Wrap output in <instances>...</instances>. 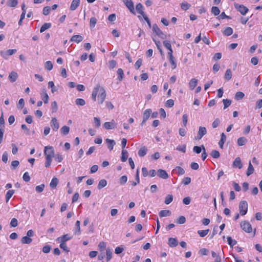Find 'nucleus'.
Instances as JSON below:
<instances>
[{
  "label": "nucleus",
  "mask_w": 262,
  "mask_h": 262,
  "mask_svg": "<svg viewBox=\"0 0 262 262\" xmlns=\"http://www.w3.org/2000/svg\"><path fill=\"white\" fill-rule=\"evenodd\" d=\"M44 154L46 158L45 165L46 167H49L52 161V158L54 156V150L53 146H47L44 148Z\"/></svg>",
  "instance_id": "f257e3e1"
},
{
  "label": "nucleus",
  "mask_w": 262,
  "mask_h": 262,
  "mask_svg": "<svg viewBox=\"0 0 262 262\" xmlns=\"http://www.w3.org/2000/svg\"><path fill=\"white\" fill-rule=\"evenodd\" d=\"M106 98L105 91L103 88L99 85L98 93V101L99 104H102Z\"/></svg>",
  "instance_id": "f03ea898"
},
{
  "label": "nucleus",
  "mask_w": 262,
  "mask_h": 262,
  "mask_svg": "<svg viewBox=\"0 0 262 262\" xmlns=\"http://www.w3.org/2000/svg\"><path fill=\"white\" fill-rule=\"evenodd\" d=\"M239 213L242 215H245L248 210V203L245 201H242L239 204Z\"/></svg>",
  "instance_id": "7ed1b4c3"
},
{
  "label": "nucleus",
  "mask_w": 262,
  "mask_h": 262,
  "mask_svg": "<svg viewBox=\"0 0 262 262\" xmlns=\"http://www.w3.org/2000/svg\"><path fill=\"white\" fill-rule=\"evenodd\" d=\"M241 227L244 231L247 233L252 232V228L251 225L248 221L242 222L241 224Z\"/></svg>",
  "instance_id": "20e7f679"
},
{
  "label": "nucleus",
  "mask_w": 262,
  "mask_h": 262,
  "mask_svg": "<svg viewBox=\"0 0 262 262\" xmlns=\"http://www.w3.org/2000/svg\"><path fill=\"white\" fill-rule=\"evenodd\" d=\"M117 123L114 119H112L110 122H106L103 124V127L105 129H113L117 127Z\"/></svg>",
  "instance_id": "39448f33"
},
{
  "label": "nucleus",
  "mask_w": 262,
  "mask_h": 262,
  "mask_svg": "<svg viewBox=\"0 0 262 262\" xmlns=\"http://www.w3.org/2000/svg\"><path fill=\"white\" fill-rule=\"evenodd\" d=\"M234 7L243 15H245L248 11V9L243 5L235 4Z\"/></svg>",
  "instance_id": "423d86ee"
},
{
  "label": "nucleus",
  "mask_w": 262,
  "mask_h": 262,
  "mask_svg": "<svg viewBox=\"0 0 262 262\" xmlns=\"http://www.w3.org/2000/svg\"><path fill=\"white\" fill-rule=\"evenodd\" d=\"M16 49H9L6 51H1V55L4 58L6 59L9 56H11L16 52Z\"/></svg>",
  "instance_id": "0eeeda50"
},
{
  "label": "nucleus",
  "mask_w": 262,
  "mask_h": 262,
  "mask_svg": "<svg viewBox=\"0 0 262 262\" xmlns=\"http://www.w3.org/2000/svg\"><path fill=\"white\" fill-rule=\"evenodd\" d=\"M124 3L126 7L129 9V11L132 13L135 14L134 6L132 0H125Z\"/></svg>",
  "instance_id": "6e6552de"
},
{
  "label": "nucleus",
  "mask_w": 262,
  "mask_h": 262,
  "mask_svg": "<svg viewBox=\"0 0 262 262\" xmlns=\"http://www.w3.org/2000/svg\"><path fill=\"white\" fill-rule=\"evenodd\" d=\"M207 134V129L205 127L200 126L197 135V139L200 140L202 138Z\"/></svg>",
  "instance_id": "1a4fd4ad"
},
{
  "label": "nucleus",
  "mask_w": 262,
  "mask_h": 262,
  "mask_svg": "<svg viewBox=\"0 0 262 262\" xmlns=\"http://www.w3.org/2000/svg\"><path fill=\"white\" fill-rule=\"evenodd\" d=\"M50 125L53 130L57 131L58 129L59 125L56 118H52V120L50 122Z\"/></svg>",
  "instance_id": "9d476101"
},
{
  "label": "nucleus",
  "mask_w": 262,
  "mask_h": 262,
  "mask_svg": "<svg viewBox=\"0 0 262 262\" xmlns=\"http://www.w3.org/2000/svg\"><path fill=\"white\" fill-rule=\"evenodd\" d=\"M158 176L163 179H167L168 178L169 176L165 170L159 169L157 171Z\"/></svg>",
  "instance_id": "9b49d317"
},
{
  "label": "nucleus",
  "mask_w": 262,
  "mask_h": 262,
  "mask_svg": "<svg viewBox=\"0 0 262 262\" xmlns=\"http://www.w3.org/2000/svg\"><path fill=\"white\" fill-rule=\"evenodd\" d=\"M105 142L107 144V148L108 149L111 151L113 149L114 146L116 145V142L113 140L110 139H106Z\"/></svg>",
  "instance_id": "f8f14e48"
},
{
  "label": "nucleus",
  "mask_w": 262,
  "mask_h": 262,
  "mask_svg": "<svg viewBox=\"0 0 262 262\" xmlns=\"http://www.w3.org/2000/svg\"><path fill=\"white\" fill-rule=\"evenodd\" d=\"M233 166L234 167H238L241 169L243 167V164L239 157H237L234 160L233 163Z\"/></svg>",
  "instance_id": "ddd939ff"
},
{
  "label": "nucleus",
  "mask_w": 262,
  "mask_h": 262,
  "mask_svg": "<svg viewBox=\"0 0 262 262\" xmlns=\"http://www.w3.org/2000/svg\"><path fill=\"white\" fill-rule=\"evenodd\" d=\"M80 3V0H73L70 6V10L72 11L75 10L79 6Z\"/></svg>",
  "instance_id": "4468645a"
},
{
  "label": "nucleus",
  "mask_w": 262,
  "mask_h": 262,
  "mask_svg": "<svg viewBox=\"0 0 262 262\" xmlns=\"http://www.w3.org/2000/svg\"><path fill=\"white\" fill-rule=\"evenodd\" d=\"M168 244L170 247H175L178 245V241L176 238L170 237L168 239Z\"/></svg>",
  "instance_id": "2eb2a0df"
},
{
  "label": "nucleus",
  "mask_w": 262,
  "mask_h": 262,
  "mask_svg": "<svg viewBox=\"0 0 262 262\" xmlns=\"http://www.w3.org/2000/svg\"><path fill=\"white\" fill-rule=\"evenodd\" d=\"M83 38L82 36L80 35H75L71 37L70 41L75 42L78 43L80 42H81L83 40Z\"/></svg>",
  "instance_id": "dca6fc26"
},
{
  "label": "nucleus",
  "mask_w": 262,
  "mask_h": 262,
  "mask_svg": "<svg viewBox=\"0 0 262 262\" xmlns=\"http://www.w3.org/2000/svg\"><path fill=\"white\" fill-rule=\"evenodd\" d=\"M151 113L152 111L150 108L145 110L143 114V119H144V122H146L149 119Z\"/></svg>",
  "instance_id": "f3484780"
},
{
  "label": "nucleus",
  "mask_w": 262,
  "mask_h": 262,
  "mask_svg": "<svg viewBox=\"0 0 262 262\" xmlns=\"http://www.w3.org/2000/svg\"><path fill=\"white\" fill-rule=\"evenodd\" d=\"M18 77V74L15 72H11L9 75V79L11 82H15Z\"/></svg>",
  "instance_id": "a211bd4d"
},
{
  "label": "nucleus",
  "mask_w": 262,
  "mask_h": 262,
  "mask_svg": "<svg viewBox=\"0 0 262 262\" xmlns=\"http://www.w3.org/2000/svg\"><path fill=\"white\" fill-rule=\"evenodd\" d=\"M136 9L137 12L142 15V16L145 15L143 11V6L141 3H138L136 5Z\"/></svg>",
  "instance_id": "6ab92c4d"
},
{
  "label": "nucleus",
  "mask_w": 262,
  "mask_h": 262,
  "mask_svg": "<svg viewBox=\"0 0 262 262\" xmlns=\"http://www.w3.org/2000/svg\"><path fill=\"white\" fill-rule=\"evenodd\" d=\"M58 179L57 178H53L50 183V187L52 189H55L57 185H58Z\"/></svg>",
  "instance_id": "aec40b11"
},
{
  "label": "nucleus",
  "mask_w": 262,
  "mask_h": 262,
  "mask_svg": "<svg viewBox=\"0 0 262 262\" xmlns=\"http://www.w3.org/2000/svg\"><path fill=\"white\" fill-rule=\"evenodd\" d=\"M221 140L219 142V145L220 147L222 149L223 148V145L226 140V136L223 133L221 134Z\"/></svg>",
  "instance_id": "412c9836"
},
{
  "label": "nucleus",
  "mask_w": 262,
  "mask_h": 262,
  "mask_svg": "<svg viewBox=\"0 0 262 262\" xmlns=\"http://www.w3.org/2000/svg\"><path fill=\"white\" fill-rule=\"evenodd\" d=\"M198 80L195 78H192L191 79L189 83V88L191 90H193L197 85Z\"/></svg>",
  "instance_id": "4be33fe9"
},
{
  "label": "nucleus",
  "mask_w": 262,
  "mask_h": 262,
  "mask_svg": "<svg viewBox=\"0 0 262 262\" xmlns=\"http://www.w3.org/2000/svg\"><path fill=\"white\" fill-rule=\"evenodd\" d=\"M171 214V211L168 210H163L159 212V215L160 217L168 216Z\"/></svg>",
  "instance_id": "5701e85b"
},
{
  "label": "nucleus",
  "mask_w": 262,
  "mask_h": 262,
  "mask_svg": "<svg viewBox=\"0 0 262 262\" xmlns=\"http://www.w3.org/2000/svg\"><path fill=\"white\" fill-rule=\"evenodd\" d=\"M173 171L178 175H183L185 173L184 169L180 166L176 167V168L173 170Z\"/></svg>",
  "instance_id": "b1692460"
},
{
  "label": "nucleus",
  "mask_w": 262,
  "mask_h": 262,
  "mask_svg": "<svg viewBox=\"0 0 262 262\" xmlns=\"http://www.w3.org/2000/svg\"><path fill=\"white\" fill-rule=\"evenodd\" d=\"M254 169L253 166H252L251 161L249 162L248 167L246 172V174L247 176H249L252 174L254 172Z\"/></svg>",
  "instance_id": "393cba45"
},
{
  "label": "nucleus",
  "mask_w": 262,
  "mask_h": 262,
  "mask_svg": "<svg viewBox=\"0 0 262 262\" xmlns=\"http://www.w3.org/2000/svg\"><path fill=\"white\" fill-rule=\"evenodd\" d=\"M247 141L248 140L245 137H242L237 139V143L238 146H243L244 145Z\"/></svg>",
  "instance_id": "a878e982"
},
{
  "label": "nucleus",
  "mask_w": 262,
  "mask_h": 262,
  "mask_svg": "<svg viewBox=\"0 0 262 262\" xmlns=\"http://www.w3.org/2000/svg\"><path fill=\"white\" fill-rule=\"evenodd\" d=\"M99 90V85H97L93 90L92 94V98L95 101L96 100V96L98 95Z\"/></svg>",
  "instance_id": "bb28decb"
},
{
  "label": "nucleus",
  "mask_w": 262,
  "mask_h": 262,
  "mask_svg": "<svg viewBox=\"0 0 262 262\" xmlns=\"http://www.w3.org/2000/svg\"><path fill=\"white\" fill-rule=\"evenodd\" d=\"M232 78V71L230 69H228L226 71L224 78L226 80L229 81Z\"/></svg>",
  "instance_id": "cd10ccee"
},
{
  "label": "nucleus",
  "mask_w": 262,
  "mask_h": 262,
  "mask_svg": "<svg viewBox=\"0 0 262 262\" xmlns=\"http://www.w3.org/2000/svg\"><path fill=\"white\" fill-rule=\"evenodd\" d=\"M117 79L120 81H122L124 76V72L122 69L119 68L117 71Z\"/></svg>",
  "instance_id": "c85d7f7f"
},
{
  "label": "nucleus",
  "mask_w": 262,
  "mask_h": 262,
  "mask_svg": "<svg viewBox=\"0 0 262 262\" xmlns=\"http://www.w3.org/2000/svg\"><path fill=\"white\" fill-rule=\"evenodd\" d=\"M51 27V24L49 23H45L40 28V32L41 33L43 32L46 30L50 28Z\"/></svg>",
  "instance_id": "c756f323"
},
{
  "label": "nucleus",
  "mask_w": 262,
  "mask_h": 262,
  "mask_svg": "<svg viewBox=\"0 0 262 262\" xmlns=\"http://www.w3.org/2000/svg\"><path fill=\"white\" fill-rule=\"evenodd\" d=\"M14 193V190H8L6 194L5 198H6V202L8 203L10 199V198L12 197L13 194Z\"/></svg>",
  "instance_id": "7c9ffc66"
},
{
  "label": "nucleus",
  "mask_w": 262,
  "mask_h": 262,
  "mask_svg": "<svg viewBox=\"0 0 262 262\" xmlns=\"http://www.w3.org/2000/svg\"><path fill=\"white\" fill-rule=\"evenodd\" d=\"M147 150V149L145 146L141 147L138 152L139 156L141 157H144L146 154Z\"/></svg>",
  "instance_id": "2f4dec72"
},
{
  "label": "nucleus",
  "mask_w": 262,
  "mask_h": 262,
  "mask_svg": "<svg viewBox=\"0 0 262 262\" xmlns=\"http://www.w3.org/2000/svg\"><path fill=\"white\" fill-rule=\"evenodd\" d=\"M233 32V30L232 28L230 27H228L225 28L223 32V33L225 35L228 36L232 34Z\"/></svg>",
  "instance_id": "473e14b6"
},
{
  "label": "nucleus",
  "mask_w": 262,
  "mask_h": 262,
  "mask_svg": "<svg viewBox=\"0 0 262 262\" xmlns=\"http://www.w3.org/2000/svg\"><path fill=\"white\" fill-rule=\"evenodd\" d=\"M41 97L43 101L45 103H47L48 102L49 100V96L47 93H46V91L45 90H43L41 94Z\"/></svg>",
  "instance_id": "72a5a7b5"
},
{
  "label": "nucleus",
  "mask_w": 262,
  "mask_h": 262,
  "mask_svg": "<svg viewBox=\"0 0 262 262\" xmlns=\"http://www.w3.org/2000/svg\"><path fill=\"white\" fill-rule=\"evenodd\" d=\"M107 185V181L104 179H102L99 181V184L98 185V188L99 189H101Z\"/></svg>",
  "instance_id": "f704fd0d"
},
{
  "label": "nucleus",
  "mask_w": 262,
  "mask_h": 262,
  "mask_svg": "<svg viewBox=\"0 0 262 262\" xmlns=\"http://www.w3.org/2000/svg\"><path fill=\"white\" fill-rule=\"evenodd\" d=\"M32 239L27 236H24L21 239V243L26 244H29L32 242Z\"/></svg>",
  "instance_id": "c9c22d12"
},
{
  "label": "nucleus",
  "mask_w": 262,
  "mask_h": 262,
  "mask_svg": "<svg viewBox=\"0 0 262 262\" xmlns=\"http://www.w3.org/2000/svg\"><path fill=\"white\" fill-rule=\"evenodd\" d=\"M152 30V31L154 33H155L158 36L162 32L160 29L158 27V25L156 24L153 25Z\"/></svg>",
  "instance_id": "e433bc0d"
},
{
  "label": "nucleus",
  "mask_w": 262,
  "mask_h": 262,
  "mask_svg": "<svg viewBox=\"0 0 262 262\" xmlns=\"http://www.w3.org/2000/svg\"><path fill=\"white\" fill-rule=\"evenodd\" d=\"M70 131V127L67 126H63L61 127L60 129V132L61 134H62L63 135H67L69 134Z\"/></svg>",
  "instance_id": "4c0bfd02"
},
{
  "label": "nucleus",
  "mask_w": 262,
  "mask_h": 262,
  "mask_svg": "<svg viewBox=\"0 0 262 262\" xmlns=\"http://www.w3.org/2000/svg\"><path fill=\"white\" fill-rule=\"evenodd\" d=\"M48 88L51 89V92L52 93H54L57 91V89L55 86L54 83L53 81H49L48 82Z\"/></svg>",
  "instance_id": "58836bf2"
},
{
  "label": "nucleus",
  "mask_w": 262,
  "mask_h": 262,
  "mask_svg": "<svg viewBox=\"0 0 262 262\" xmlns=\"http://www.w3.org/2000/svg\"><path fill=\"white\" fill-rule=\"evenodd\" d=\"M211 13L214 15L217 16L219 15L220 13V10L219 8L216 6H213L211 8Z\"/></svg>",
  "instance_id": "ea45409f"
},
{
  "label": "nucleus",
  "mask_w": 262,
  "mask_h": 262,
  "mask_svg": "<svg viewBox=\"0 0 262 262\" xmlns=\"http://www.w3.org/2000/svg\"><path fill=\"white\" fill-rule=\"evenodd\" d=\"M101 125L100 119L97 117L94 118L93 125L95 127L99 128Z\"/></svg>",
  "instance_id": "a19ab883"
},
{
  "label": "nucleus",
  "mask_w": 262,
  "mask_h": 262,
  "mask_svg": "<svg viewBox=\"0 0 262 262\" xmlns=\"http://www.w3.org/2000/svg\"><path fill=\"white\" fill-rule=\"evenodd\" d=\"M75 103L78 106H83L85 104V101L81 98H77L75 100Z\"/></svg>",
  "instance_id": "79ce46f5"
},
{
  "label": "nucleus",
  "mask_w": 262,
  "mask_h": 262,
  "mask_svg": "<svg viewBox=\"0 0 262 262\" xmlns=\"http://www.w3.org/2000/svg\"><path fill=\"white\" fill-rule=\"evenodd\" d=\"M173 200V195L171 194H168L165 199L164 203L166 205L169 204Z\"/></svg>",
  "instance_id": "37998d69"
},
{
  "label": "nucleus",
  "mask_w": 262,
  "mask_h": 262,
  "mask_svg": "<svg viewBox=\"0 0 262 262\" xmlns=\"http://www.w3.org/2000/svg\"><path fill=\"white\" fill-rule=\"evenodd\" d=\"M127 151L126 150L122 149L121 153V160L122 162H125L127 159Z\"/></svg>",
  "instance_id": "c03bdc74"
},
{
  "label": "nucleus",
  "mask_w": 262,
  "mask_h": 262,
  "mask_svg": "<svg viewBox=\"0 0 262 262\" xmlns=\"http://www.w3.org/2000/svg\"><path fill=\"white\" fill-rule=\"evenodd\" d=\"M18 4L17 0H9L7 2V5L10 7H15Z\"/></svg>",
  "instance_id": "a18cd8bd"
},
{
  "label": "nucleus",
  "mask_w": 262,
  "mask_h": 262,
  "mask_svg": "<svg viewBox=\"0 0 262 262\" xmlns=\"http://www.w3.org/2000/svg\"><path fill=\"white\" fill-rule=\"evenodd\" d=\"M227 242L228 244L232 247H233L237 243V242L235 240L233 239L230 236L227 237Z\"/></svg>",
  "instance_id": "49530a36"
},
{
  "label": "nucleus",
  "mask_w": 262,
  "mask_h": 262,
  "mask_svg": "<svg viewBox=\"0 0 262 262\" xmlns=\"http://www.w3.org/2000/svg\"><path fill=\"white\" fill-rule=\"evenodd\" d=\"M97 19L96 18L93 17L90 18V27L91 28H94L97 23Z\"/></svg>",
  "instance_id": "de8ad7c7"
},
{
  "label": "nucleus",
  "mask_w": 262,
  "mask_h": 262,
  "mask_svg": "<svg viewBox=\"0 0 262 262\" xmlns=\"http://www.w3.org/2000/svg\"><path fill=\"white\" fill-rule=\"evenodd\" d=\"M209 231V229L198 230V233L199 234V235H200V237H203L205 236L208 233Z\"/></svg>",
  "instance_id": "09e8293b"
},
{
  "label": "nucleus",
  "mask_w": 262,
  "mask_h": 262,
  "mask_svg": "<svg viewBox=\"0 0 262 262\" xmlns=\"http://www.w3.org/2000/svg\"><path fill=\"white\" fill-rule=\"evenodd\" d=\"M106 261H108L112 256V251L111 249L107 248L106 250Z\"/></svg>",
  "instance_id": "8fccbe9b"
},
{
  "label": "nucleus",
  "mask_w": 262,
  "mask_h": 262,
  "mask_svg": "<svg viewBox=\"0 0 262 262\" xmlns=\"http://www.w3.org/2000/svg\"><path fill=\"white\" fill-rule=\"evenodd\" d=\"M57 110H58L57 103V102L56 101H53L51 103V111H52V113H56L57 111Z\"/></svg>",
  "instance_id": "3c124183"
},
{
  "label": "nucleus",
  "mask_w": 262,
  "mask_h": 262,
  "mask_svg": "<svg viewBox=\"0 0 262 262\" xmlns=\"http://www.w3.org/2000/svg\"><path fill=\"white\" fill-rule=\"evenodd\" d=\"M136 182L133 181L132 182V185L133 186H136L138 184L140 183V179H139V170H137L136 174Z\"/></svg>",
  "instance_id": "603ef678"
},
{
  "label": "nucleus",
  "mask_w": 262,
  "mask_h": 262,
  "mask_svg": "<svg viewBox=\"0 0 262 262\" xmlns=\"http://www.w3.org/2000/svg\"><path fill=\"white\" fill-rule=\"evenodd\" d=\"M72 236H70L68 234H65L60 237L61 242L66 243V242L71 239Z\"/></svg>",
  "instance_id": "864d4df0"
},
{
  "label": "nucleus",
  "mask_w": 262,
  "mask_h": 262,
  "mask_svg": "<svg viewBox=\"0 0 262 262\" xmlns=\"http://www.w3.org/2000/svg\"><path fill=\"white\" fill-rule=\"evenodd\" d=\"M244 94L242 92H238L235 95V99L239 100L243 99L244 97Z\"/></svg>",
  "instance_id": "5fc2aeb1"
},
{
  "label": "nucleus",
  "mask_w": 262,
  "mask_h": 262,
  "mask_svg": "<svg viewBox=\"0 0 262 262\" xmlns=\"http://www.w3.org/2000/svg\"><path fill=\"white\" fill-rule=\"evenodd\" d=\"M191 5L187 2H183L181 4V8L184 10H187L189 9Z\"/></svg>",
  "instance_id": "6e6d98bb"
},
{
  "label": "nucleus",
  "mask_w": 262,
  "mask_h": 262,
  "mask_svg": "<svg viewBox=\"0 0 262 262\" xmlns=\"http://www.w3.org/2000/svg\"><path fill=\"white\" fill-rule=\"evenodd\" d=\"M45 68L48 70L51 71L53 69V64L50 61H47L45 63Z\"/></svg>",
  "instance_id": "4d7b16f0"
},
{
  "label": "nucleus",
  "mask_w": 262,
  "mask_h": 262,
  "mask_svg": "<svg viewBox=\"0 0 262 262\" xmlns=\"http://www.w3.org/2000/svg\"><path fill=\"white\" fill-rule=\"evenodd\" d=\"M117 64V62L114 60H111L109 61L108 67L110 69H114Z\"/></svg>",
  "instance_id": "13d9d810"
},
{
  "label": "nucleus",
  "mask_w": 262,
  "mask_h": 262,
  "mask_svg": "<svg viewBox=\"0 0 262 262\" xmlns=\"http://www.w3.org/2000/svg\"><path fill=\"white\" fill-rule=\"evenodd\" d=\"M223 103H224V109H226L228 106H229L231 103V101L229 99H223Z\"/></svg>",
  "instance_id": "bf43d9fd"
},
{
  "label": "nucleus",
  "mask_w": 262,
  "mask_h": 262,
  "mask_svg": "<svg viewBox=\"0 0 262 262\" xmlns=\"http://www.w3.org/2000/svg\"><path fill=\"white\" fill-rule=\"evenodd\" d=\"M80 222L79 221H77L75 223V226H76V231H75V234L78 233V234L80 233Z\"/></svg>",
  "instance_id": "052dcab7"
},
{
  "label": "nucleus",
  "mask_w": 262,
  "mask_h": 262,
  "mask_svg": "<svg viewBox=\"0 0 262 262\" xmlns=\"http://www.w3.org/2000/svg\"><path fill=\"white\" fill-rule=\"evenodd\" d=\"M211 156L212 158L216 159L220 157V154L217 150H213L211 152Z\"/></svg>",
  "instance_id": "680f3d73"
},
{
  "label": "nucleus",
  "mask_w": 262,
  "mask_h": 262,
  "mask_svg": "<svg viewBox=\"0 0 262 262\" xmlns=\"http://www.w3.org/2000/svg\"><path fill=\"white\" fill-rule=\"evenodd\" d=\"M44 188H45V185L43 184H41L39 185L36 186L35 190L37 192L40 193V192H41L43 191Z\"/></svg>",
  "instance_id": "e2e57ef3"
},
{
  "label": "nucleus",
  "mask_w": 262,
  "mask_h": 262,
  "mask_svg": "<svg viewBox=\"0 0 262 262\" xmlns=\"http://www.w3.org/2000/svg\"><path fill=\"white\" fill-rule=\"evenodd\" d=\"M98 248L101 252H104L106 248V244L104 242H100L98 245Z\"/></svg>",
  "instance_id": "0e129e2a"
},
{
  "label": "nucleus",
  "mask_w": 262,
  "mask_h": 262,
  "mask_svg": "<svg viewBox=\"0 0 262 262\" xmlns=\"http://www.w3.org/2000/svg\"><path fill=\"white\" fill-rule=\"evenodd\" d=\"M127 181V177L126 176H123L119 179V182L121 185H124V184H125Z\"/></svg>",
  "instance_id": "69168bd1"
},
{
  "label": "nucleus",
  "mask_w": 262,
  "mask_h": 262,
  "mask_svg": "<svg viewBox=\"0 0 262 262\" xmlns=\"http://www.w3.org/2000/svg\"><path fill=\"white\" fill-rule=\"evenodd\" d=\"M54 157L55 158V160L56 161H57L58 162H61L63 159V157L62 155H61V154H56Z\"/></svg>",
  "instance_id": "338daca9"
},
{
  "label": "nucleus",
  "mask_w": 262,
  "mask_h": 262,
  "mask_svg": "<svg viewBox=\"0 0 262 262\" xmlns=\"http://www.w3.org/2000/svg\"><path fill=\"white\" fill-rule=\"evenodd\" d=\"M51 247L50 245H46L43 247L42 252L45 253H48L50 252Z\"/></svg>",
  "instance_id": "774afa93"
}]
</instances>
